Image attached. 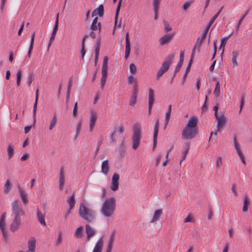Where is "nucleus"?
Listing matches in <instances>:
<instances>
[{"mask_svg": "<svg viewBox=\"0 0 252 252\" xmlns=\"http://www.w3.org/2000/svg\"><path fill=\"white\" fill-rule=\"evenodd\" d=\"M155 101L154 98V91L150 88L149 90V103H148V112L149 114H151L152 108Z\"/></svg>", "mask_w": 252, "mask_h": 252, "instance_id": "12", "label": "nucleus"}, {"mask_svg": "<svg viewBox=\"0 0 252 252\" xmlns=\"http://www.w3.org/2000/svg\"><path fill=\"white\" fill-rule=\"evenodd\" d=\"M220 84L219 82H217L216 84V86L215 88V90L214 92V94L216 97L219 96L220 94Z\"/></svg>", "mask_w": 252, "mask_h": 252, "instance_id": "43", "label": "nucleus"}, {"mask_svg": "<svg viewBox=\"0 0 252 252\" xmlns=\"http://www.w3.org/2000/svg\"><path fill=\"white\" fill-rule=\"evenodd\" d=\"M233 140H234V147H235V149L236 150L238 155L240 157V159H241L242 162H243V163H244V164H246L245 156H244V155L241 151L240 146L239 145V144H238V143L237 142L236 137L235 136H234Z\"/></svg>", "mask_w": 252, "mask_h": 252, "instance_id": "11", "label": "nucleus"}, {"mask_svg": "<svg viewBox=\"0 0 252 252\" xmlns=\"http://www.w3.org/2000/svg\"><path fill=\"white\" fill-rule=\"evenodd\" d=\"M86 233L87 234V241L90 240L91 238L94 236L95 234V230L91 227V226L87 224L85 225Z\"/></svg>", "mask_w": 252, "mask_h": 252, "instance_id": "14", "label": "nucleus"}, {"mask_svg": "<svg viewBox=\"0 0 252 252\" xmlns=\"http://www.w3.org/2000/svg\"><path fill=\"white\" fill-rule=\"evenodd\" d=\"M217 15H214L213 16L211 20H210L209 22L208 23L207 27H206L205 29L209 31V29L210 28L211 26H212V25L213 24V23L214 22V21H215V20L216 19V16Z\"/></svg>", "mask_w": 252, "mask_h": 252, "instance_id": "49", "label": "nucleus"}, {"mask_svg": "<svg viewBox=\"0 0 252 252\" xmlns=\"http://www.w3.org/2000/svg\"><path fill=\"white\" fill-rule=\"evenodd\" d=\"M119 175L116 173H115L112 176L111 189L113 191L117 190L119 189Z\"/></svg>", "mask_w": 252, "mask_h": 252, "instance_id": "9", "label": "nucleus"}, {"mask_svg": "<svg viewBox=\"0 0 252 252\" xmlns=\"http://www.w3.org/2000/svg\"><path fill=\"white\" fill-rule=\"evenodd\" d=\"M100 45H101V38H98L96 40V45L95 46L94 63H95V65L97 64L98 59Z\"/></svg>", "mask_w": 252, "mask_h": 252, "instance_id": "20", "label": "nucleus"}, {"mask_svg": "<svg viewBox=\"0 0 252 252\" xmlns=\"http://www.w3.org/2000/svg\"><path fill=\"white\" fill-rule=\"evenodd\" d=\"M159 125V120L158 119L156 121L155 127H154V135H153V150H155V149L157 146V137H158V132Z\"/></svg>", "mask_w": 252, "mask_h": 252, "instance_id": "10", "label": "nucleus"}, {"mask_svg": "<svg viewBox=\"0 0 252 252\" xmlns=\"http://www.w3.org/2000/svg\"><path fill=\"white\" fill-rule=\"evenodd\" d=\"M63 241V237H62V233L61 231L59 232L58 233V238L56 243V245L58 246H60Z\"/></svg>", "mask_w": 252, "mask_h": 252, "instance_id": "47", "label": "nucleus"}, {"mask_svg": "<svg viewBox=\"0 0 252 252\" xmlns=\"http://www.w3.org/2000/svg\"><path fill=\"white\" fill-rule=\"evenodd\" d=\"M17 188L23 204L25 205H27L29 202V200L28 199V194L21 188V186L19 184L17 185Z\"/></svg>", "mask_w": 252, "mask_h": 252, "instance_id": "13", "label": "nucleus"}, {"mask_svg": "<svg viewBox=\"0 0 252 252\" xmlns=\"http://www.w3.org/2000/svg\"><path fill=\"white\" fill-rule=\"evenodd\" d=\"M192 62H193V60L192 59H190L189 64L186 68L185 72L184 73V76H183V77L182 79V84L183 85L184 84V82H185L186 79V77H187L189 71H190V67H191Z\"/></svg>", "mask_w": 252, "mask_h": 252, "instance_id": "31", "label": "nucleus"}, {"mask_svg": "<svg viewBox=\"0 0 252 252\" xmlns=\"http://www.w3.org/2000/svg\"><path fill=\"white\" fill-rule=\"evenodd\" d=\"M5 216L6 213H3L0 219V229L2 231V235L4 237H6L7 234L5 231Z\"/></svg>", "mask_w": 252, "mask_h": 252, "instance_id": "15", "label": "nucleus"}, {"mask_svg": "<svg viewBox=\"0 0 252 252\" xmlns=\"http://www.w3.org/2000/svg\"><path fill=\"white\" fill-rule=\"evenodd\" d=\"M127 82L129 85L134 84L133 86H136V90H138V85L137 83V79L132 75H129L127 76Z\"/></svg>", "mask_w": 252, "mask_h": 252, "instance_id": "33", "label": "nucleus"}, {"mask_svg": "<svg viewBox=\"0 0 252 252\" xmlns=\"http://www.w3.org/2000/svg\"><path fill=\"white\" fill-rule=\"evenodd\" d=\"M34 37H35V32H33L31 36V42L30 45V47L29 49V51L28 53L27 56L30 58H31V53L33 49V43H34Z\"/></svg>", "mask_w": 252, "mask_h": 252, "instance_id": "34", "label": "nucleus"}, {"mask_svg": "<svg viewBox=\"0 0 252 252\" xmlns=\"http://www.w3.org/2000/svg\"><path fill=\"white\" fill-rule=\"evenodd\" d=\"M88 36L89 35L88 34H86L85 35H84V36L83 37V38L82 40L81 53V59L82 60L84 59V56L86 54V50L85 49V43L86 39L87 38H88Z\"/></svg>", "mask_w": 252, "mask_h": 252, "instance_id": "30", "label": "nucleus"}, {"mask_svg": "<svg viewBox=\"0 0 252 252\" xmlns=\"http://www.w3.org/2000/svg\"><path fill=\"white\" fill-rule=\"evenodd\" d=\"M164 26H165V29H164L165 31L166 32H168L171 31L172 28L170 26V25L166 21H164Z\"/></svg>", "mask_w": 252, "mask_h": 252, "instance_id": "56", "label": "nucleus"}, {"mask_svg": "<svg viewBox=\"0 0 252 252\" xmlns=\"http://www.w3.org/2000/svg\"><path fill=\"white\" fill-rule=\"evenodd\" d=\"M138 94V90H136V86H133L132 94L130 96L129 105L134 106L137 102V97Z\"/></svg>", "mask_w": 252, "mask_h": 252, "instance_id": "19", "label": "nucleus"}, {"mask_svg": "<svg viewBox=\"0 0 252 252\" xmlns=\"http://www.w3.org/2000/svg\"><path fill=\"white\" fill-rule=\"evenodd\" d=\"M113 243L114 241L109 240L108 243V246L106 250L107 251H109L111 252Z\"/></svg>", "mask_w": 252, "mask_h": 252, "instance_id": "57", "label": "nucleus"}, {"mask_svg": "<svg viewBox=\"0 0 252 252\" xmlns=\"http://www.w3.org/2000/svg\"><path fill=\"white\" fill-rule=\"evenodd\" d=\"M59 13H58L57 16H56V17L55 24L53 30V31H56V32H57L58 29V26H59Z\"/></svg>", "mask_w": 252, "mask_h": 252, "instance_id": "52", "label": "nucleus"}, {"mask_svg": "<svg viewBox=\"0 0 252 252\" xmlns=\"http://www.w3.org/2000/svg\"><path fill=\"white\" fill-rule=\"evenodd\" d=\"M38 89H37L36 91V94H35V102L33 106V126H34L35 123L36 122V112L37 110V103H38Z\"/></svg>", "mask_w": 252, "mask_h": 252, "instance_id": "21", "label": "nucleus"}, {"mask_svg": "<svg viewBox=\"0 0 252 252\" xmlns=\"http://www.w3.org/2000/svg\"><path fill=\"white\" fill-rule=\"evenodd\" d=\"M201 45H202V43H200V41L199 42L198 41H196L195 45L192 49L190 59H192L193 60V58L194 57V54H195V51L196 49H197L198 53L200 52V47H201Z\"/></svg>", "mask_w": 252, "mask_h": 252, "instance_id": "26", "label": "nucleus"}, {"mask_svg": "<svg viewBox=\"0 0 252 252\" xmlns=\"http://www.w3.org/2000/svg\"><path fill=\"white\" fill-rule=\"evenodd\" d=\"M12 185L11 183L10 180L7 179L4 184L3 188V192L5 194H8L9 192V190L11 189Z\"/></svg>", "mask_w": 252, "mask_h": 252, "instance_id": "35", "label": "nucleus"}, {"mask_svg": "<svg viewBox=\"0 0 252 252\" xmlns=\"http://www.w3.org/2000/svg\"><path fill=\"white\" fill-rule=\"evenodd\" d=\"M97 120L96 113L94 110L91 111L90 121V131H92Z\"/></svg>", "mask_w": 252, "mask_h": 252, "instance_id": "16", "label": "nucleus"}, {"mask_svg": "<svg viewBox=\"0 0 252 252\" xmlns=\"http://www.w3.org/2000/svg\"><path fill=\"white\" fill-rule=\"evenodd\" d=\"M98 15L99 17H102L104 15V7L102 4H100L99 6L94 9L92 13V16Z\"/></svg>", "mask_w": 252, "mask_h": 252, "instance_id": "24", "label": "nucleus"}, {"mask_svg": "<svg viewBox=\"0 0 252 252\" xmlns=\"http://www.w3.org/2000/svg\"><path fill=\"white\" fill-rule=\"evenodd\" d=\"M98 18L97 17H95L94 18L93 23L91 25V29L93 31H95L97 29V27L96 26V24L97 23Z\"/></svg>", "mask_w": 252, "mask_h": 252, "instance_id": "48", "label": "nucleus"}, {"mask_svg": "<svg viewBox=\"0 0 252 252\" xmlns=\"http://www.w3.org/2000/svg\"><path fill=\"white\" fill-rule=\"evenodd\" d=\"M12 212L13 214V220L12 221L9 229L12 232L18 231L22 226L21 216L25 215V211L20 207L19 201L15 199L11 203Z\"/></svg>", "mask_w": 252, "mask_h": 252, "instance_id": "1", "label": "nucleus"}, {"mask_svg": "<svg viewBox=\"0 0 252 252\" xmlns=\"http://www.w3.org/2000/svg\"><path fill=\"white\" fill-rule=\"evenodd\" d=\"M22 75V71L19 69L17 73V81L16 84L17 86H19L21 83V80Z\"/></svg>", "mask_w": 252, "mask_h": 252, "instance_id": "45", "label": "nucleus"}, {"mask_svg": "<svg viewBox=\"0 0 252 252\" xmlns=\"http://www.w3.org/2000/svg\"><path fill=\"white\" fill-rule=\"evenodd\" d=\"M215 118L217 120V131H220L226 126L227 118L225 116L224 113L223 111L220 112V115Z\"/></svg>", "mask_w": 252, "mask_h": 252, "instance_id": "8", "label": "nucleus"}, {"mask_svg": "<svg viewBox=\"0 0 252 252\" xmlns=\"http://www.w3.org/2000/svg\"><path fill=\"white\" fill-rule=\"evenodd\" d=\"M133 130L132 148L136 150L139 146L141 138L140 126L138 124L135 125L133 128Z\"/></svg>", "mask_w": 252, "mask_h": 252, "instance_id": "6", "label": "nucleus"}, {"mask_svg": "<svg viewBox=\"0 0 252 252\" xmlns=\"http://www.w3.org/2000/svg\"><path fill=\"white\" fill-rule=\"evenodd\" d=\"M197 123L198 119L196 117L193 116L189 119L188 123L182 131L183 139H191L196 136L198 130Z\"/></svg>", "mask_w": 252, "mask_h": 252, "instance_id": "2", "label": "nucleus"}, {"mask_svg": "<svg viewBox=\"0 0 252 252\" xmlns=\"http://www.w3.org/2000/svg\"><path fill=\"white\" fill-rule=\"evenodd\" d=\"M75 192H74L71 196L68 198L67 202L68 203L70 207V209H72L75 206Z\"/></svg>", "mask_w": 252, "mask_h": 252, "instance_id": "32", "label": "nucleus"}, {"mask_svg": "<svg viewBox=\"0 0 252 252\" xmlns=\"http://www.w3.org/2000/svg\"><path fill=\"white\" fill-rule=\"evenodd\" d=\"M238 56V53L236 51H234L232 52V62L233 63V66H237L238 64L236 61V58H237Z\"/></svg>", "mask_w": 252, "mask_h": 252, "instance_id": "44", "label": "nucleus"}, {"mask_svg": "<svg viewBox=\"0 0 252 252\" xmlns=\"http://www.w3.org/2000/svg\"><path fill=\"white\" fill-rule=\"evenodd\" d=\"M33 80H34V75H33V73H30L29 74L28 78L27 84H28V86H31V84Z\"/></svg>", "mask_w": 252, "mask_h": 252, "instance_id": "50", "label": "nucleus"}, {"mask_svg": "<svg viewBox=\"0 0 252 252\" xmlns=\"http://www.w3.org/2000/svg\"><path fill=\"white\" fill-rule=\"evenodd\" d=\"M183 61H179V62L178 63V64L175 68V71H174V74H173V76L171 79V83H172V81L174 78V77L176 76V73L177 72H179L182 67V65L183 64Z\"/></svg>", "mask_w": 252, "mask_h": 252, "instance_id": "39", "label": "nucleus"}, {"mask_svg": "<svg viewBox=\"0 0 252 252\" xmlns=\"http://www.w3.org/2000/svg\"><path fill=\"white\" fill-rule=\"evenodd\" d=\"M162 214V211L161 209H158L156 210L154 213V216L151 221V222H155L158 220Z\"/></svg>", "mask_w": 252, "mask_h": 252, "instance_id": "29", "label": "nucleus"}, {"mask_svg": "<svg viewBox=\"0 0 252 252\" xmlns=\"http://www.w3.org/2000/svg\"><path fill=\"white\" fill-rule=\"evenodd\" d=\"M109 170V162L107 159L104 160L101 164V172L107 175Z\"/></svg>", "mask_w": 252, "mask_h": 252, "instance_id": "25", "label": "nucleus"}, {"mask_svg": "<svg viewBox=\"0 0 252 252\" xmlns=\"http://www.w3.org/2000/svg\"><path fill=\"white\" fill-rule=\"evenodd\" d=\"M129 70L132 74H134L136 72V67L134 63H131L129 65Z\"/></svg>", "mask_w": 252, "mask_h": 252, "instance_id": "53", "label": "nucleus"}, {"mask_svg": "<svg viewBox=\"0 0 252 252\" xmlns=\"http://www.w3.org/2000/svg\"><path fill=\"white\" fill-rule=\"evenodd\" d=\"M207 99H208V96L206 95L205 96V100L203 106L202 107V111L203 112H205L208 110V106L207 105Z\"/></svg>", "mask_w": 252, "mask_h": 252, "instance_id": "54", "label": "nucleus"}, {"mask_svg": "<svg viewBox=\"0 0 252 252\" xmlns=\"http://www.w3.org/2000/svg\"><path fill=\"white\" fill-rule=\"evenodd\" d=\"M79 214L82 218L88 222H91L95 219L94 212L87 208L83 203L80 204Z\"/></svg>", "mask_w": 252, "mask_h": 252, "instance_id": "4", "label": "nucleus"}, {"mask_svg": "<svg viewBox=\"0 0 252 252\" xmlns=\"http://www.w3.org/2000/svg\"><path fill=\"white\" fill-rule=\"evenodd\" d=\"M230 35H229L226 37L223 38L221 39V43L220 47V48H221V47H223V48H224V46L227 43V39L230 37Z\"/></svg>", "mask_w": 252, "mask_h": 252, "instance_id": "51", "label": "nucleus"}, {"mask_svg": "<svg viewBox=\"0 0 252 252\" xmlns=\"http://www.w3.org/2000/svg\"><path fill=\"white\" fill-rule=\"evenodd\" d=\"M115 208V199L114 197H111L104 201L101 209V212L105 217H111L114 214Z\"/></svg>", "mask_w": 252, "mask_h": 252, "instance_id": "3", "label": "nucleus"}, {"mask_svg": "<svg viewBox=\"0 0 252 252\" xmlns=\"http://www.w3.org/2000/svg\"><path fill=\"white\" fill-rule=\"evenodd\" d=\"M36 241L33 239L28 242V250L26 252H35Z\"/></svg>", "mask_w": 252, "mask_h": 252, "instance_id": "28", "label": "nucleus"}, {"mask_svg": "<svg viewBox=\"0 0 252 252\" xmlns=\"http://www.w3.org/2000/svg\"><path fill=\"white\" fill-rule=\"evenodd\" d=\"M213 110L215 111V113H214V116L215 117H217V116L218 115H219L220 114H219L218 113V109H219V106H218V105H216L215 106H214L213 107Z\"/></svg>", "mask_w": 252, "mask_h": 252, "instance_id": "61", "label": "nucleus"}, {"mask_svg": "<svg viewBox=\"0 0 252 252\" xmlns=\"http://www.w3.org/2000/svg\"><path fill=\"white\" fill-rule=\"evenodd\" d=\"M59 188L60 190H62L63 186L64 185V173H63V166L61 167L60 172V177H59Z\"/></svg>", "mask_w": 252, "mask_h": 252, "instance_id": "22", "label": "nucleus"}, {"mask_svg": "<svg viewBox=\"0 0 252 252\" xmlns=\"http://www.w3.org/2000/svg\"><path fill=\"white\" fill-rule=\"evenodd\" d=\"M122 1V0H119V2H118V3L117 4V6L116 10L115 16V25H117V22H118V15H119V11H120V10Z\"/></svg>", "mask_w": 252, "mask_h": 252, "instance_id": "40", "label": "nucleus"}, {"mask_svg": "<svg viewBox=\"0 0 252 252\" xmlns=\"http://www.w3.org/2000/svg\"><path fill=\"white\" fill-rule=\"evenodd\" d=\"M130 43L129 39V33L126 32V50H125V59L126 60L130 54Z\"/></svg>", "mask_w": 252, "mask_h": 252, "instance_id": "17", "label": "nucleus"}, {"mask_svg": "<svg viewBox=\"0 0 252 252\" xmlns=\"http://www.w3.org/2000/svg\"><path fill=\"white\" fill-rule=\"evenodd\" d=\"M222 159L220 157H218L216 161V167L219 168L222 165Z\"/></svg>", "mask_w": 252, "mask_h": 252, "instance_id": "59", "label": "nucleus"}, {"mask_svg": "<svg viewBox=\"0 0 252 252\" xmlns=\"http://www.w3.org/2000/svg\"><path fill=\"white\" fill-rule=\"evenodd\" d=\"M55 36H53V35L51 36V37L50 38L49 42L48 45V49H49L50 47L51 46V45H52L54 40H55Z\"/></svg>", "mask_w": 252, "mask_h": 252, "instance_id": "64", "label": "nucleus"}, {"mask_svg": "<svg viewBox=\"0 0 252 252\" xmlns=\"http://www.w3.org/2000/svg\"><path fill=\"white\" fill-rule=\"evenodd\" d=\"M108 58L107 56H105L103 58V64L101 69V75L102 77L101 78V89H103L107 78V69H108Z\"/></svg>", "mask_w": 252, "mask_h": 252, "instance_id": "7", "label": "nucleus"}, {"mask_svg": "<svg viewBox=\"0 0 252 252\" xmlns=\"http://www.w3.org/2000/svg\"><path fill=\"white\" fill-rule=\"evenodd\" d=\"M83 230V227L82 226H80L76 229L74 234V236L76 237V238H79L82 237Z\"/></svg>", "mask_w": 252, "mask_h": 252, "instance_id": "42", "label": "nucleus"}, {"mask_svg": "<svg viewBox=\"0 0 252 252\" xmlns=\"http://www.w3.org/2000/svg\"><path fill=\"white\" fill-rule=\"evenodd\" d=\"M250 204V201L247 195H245L244 198L243 211L246 212L248 210V207Z\"/></svg>", "mask_w": 252, "mask_h": 252, "instance_id": "36", "label": "nucleus"}, {"mask_svg": "<svg viewBox=\"0 0 252 252\" xmlns=\"http://www.w3.org/2000/svg\"><path fill=\"white\" fill-rule=\"evenodd\" d=\"M37 217L38 219V220L39 222L42 225L44 226H46V222L45 221V216L41 212L37 209Z\"/></svg>", "mask_w": 252, "mask_h": 252, "instance_id": "27", "label": "nucleus"}, {"mask_svg": "<svg viewBox=\"0 0 252 252\" xmlns=\"http://www.w3.org/2000/svg\"><path fill=\"white\" fill-rule=\"evenodd\" d=\"M190 149V144L189 143H186L185 144V150L184 151V152H183V154H182V158L180 160V164L181 163V162L184 160L186 158V156H187V155L188 154L189 150Z\"/></svg>", "mask_w": 252, "mask_h": 252, "instance_id": "37", "label": "nucleus"}, {"mask_svg": "<svg viewBox=\"0 0 252 252\" xmlns=\"http://www.w3.org/2000/svg\"><path fill=\"white\" fill-rule=\"evenodd\" d=\"M174 58V54H170L165 58L164 62L162 63L161 66L157 73V78L158 80L168 70L172 63Z\"/></svg>", "mask_w": 252, "mask_h": 252, "instance_id": "5", "label": "nucleus"}, {"mask_svg": "<svg viewBox=\"0 0 252 252\" xmlns=\"http://www.w3.org/2000/svg\"><path fill=\"white\" fill-rule=\"evenodd\" d=\"M77 102H76L74 104L73 110V116L76 117L77 115Z\"/></svg>", "mask_w": 252, "mask_h": 252, "instance_id": "58", "label": "nucleus"}, {"mask_svg": "<svg viewBox=\"0 0 252 252\" xmlns=\"http://www.w3.org/2000/svg\"><path fill=\"white\" fill-rule=\"evenodd\" d=\"M82 120H79L78 122V124H77V125L76 126V134H75V136L74 137V139L75 140L76 139V138L77 137L78 134H79V130H80V129L81 128V126H82Z\"/></svg>", "mask_w": 252, "mask_h": 252, "instance_id": "46", "label": "nucleus"}, {"mask_svg": "<svg viewBox=\"0 0 252 252\" xmlns=\"http://www.w3.org/2000/svg\"><path fill=\"white\" fill-rule=\"evenodd\" d=\"M57 123V117L56 113L55 112L53 115V117L52 118V120L50 122V126H49V129L52 130L55 126H56Z\"/></svg>", "mask_w": 252, "mask_h": 252, "instance_id": "38", "label": "nucleus"}, {"mask_svg": "<svg viewBox=\"0 0 252 252\" xmlns=\"http://www.w3.org/2000/svg\"><path fill=\"white\" fill-rule=\"evenodd\" d=\"M191 2L190 1H187L186 3H185L183 6V8L184 10H187L191 5Z\"/></svg>", "mask_w": 252, "mask_h": 252, "instance_id": "63", "label": "nucleus"}, {"mask_svg": "<svg viewBox=\"0 0 252 252\" xmlns=\"http://www.w3.org/2000/svg\"><path fill=\"white\" fill-rule=\"evenodd\" d=\"M174 36V33H173L164 35L162 37H161L159 40L160 44L161 45H164L168 43V42H170V41L172 39Z\"/></svg>", "mask_w": 252, "mask_h": 252, "instance_id": "18", "label": "nucleus"}, {"mask_svg": "<svg viewBox=\"0 0 252 252\" xmlns=\"http://www.w3.org/2000/svg\"><path fill=\"white\" fill-rule=\"evenodd\" d=\"M160 3V0H154L153 1V7L154 9H158L159 5Z\"/></svg>", "mask_w": 252, "mask_h": 252, "instance_id": "55", "label": "nucleus"}, {"mask_svg": "<svg viewBox=\"0 0 252 252\" xmlns=\"http://www.w3.org/2000/svg\"><path fill=\"white\" fill-rule=\"evenodd\" d=\"M72 85V77L70 78L68 85H67V91H71V89Z\"/></svg>", "mask_w": 252, "mask_h": 252, "instance_id": "62", "label": "nucleus"}, {"mask_svg": "<svg viewBox=\"0 0 252 252\" xmlns=\"http://www.w3.org/2000/svg\"><path fill=\"white\" fill-rule=\"evenodd\" d=\"M103 240L100 238L95 244L93 252H101L103 248Z\"/></svg>", "mask_w": 252, "mask_h": 252, "instance_id": "23", "label": "nucleus"}, {"mask_svg": "<svg viewBox=\"0 0 252 252\" xmlns=\"http://www.w3.org/2000/svg\"><path fill=\"white\" fill-rule=\"evenodd\" d=\"M14 146L11 144H9L7 147V153L8 158L10 159L14 155Z\"/></svg>", "mask_w": 252, "mask_h": 252, "instance_id": "41", "label": "nucleus"}, {"mask_svg": "<svg viewBox=\"0 0 252 252\" xmlns=\"http://www.w3.org/2000/svg\"><path fill=\"white\" fill-rule=\"evenodd\" d=\"M244 99H245V94H242L241 96V102H240V110L239 112H240L242 110V109L243 108L244 103Z\"/></svg>", "mask_w": 252, "mask_h": 252, "instance_id": "60", "label": "nucleus"}]
</instances>
